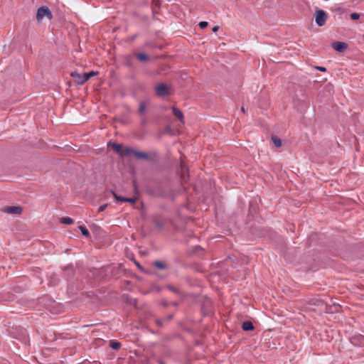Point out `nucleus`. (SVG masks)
I'll return each mask as SVG.
<instances>
[{
	"label": "nucleus",
	"instance_id": "obj_1",
	"mask_svg": "<svg viewBox=\"0 0 364 364\" xmlns=\"http://www.w3.org/2000/svg\"><path fill=\"white\" fill-rule=\"evenodd\" d=\"M44 17H47L49 20L52 19L53 18V14L47 6H41L37 10V20L41 21Z\"/></svg>",
	"mask_w": 364,
	"mask_h": 364
},
{
	"label": "nucleus",
	"instance_id": "obj_8",
	"mask_svg": "<svg viewBox=\"0 0 364 364\" xmlns=\"http://www.w3.org/2000/svg\"><path fill=\"white\" fill-rule=\"evenodd\" d=\"M130 154L134 155L137 159H148L149 157L146 153L135 151L132 149H131Z\"/></svg>",
	"mask_w": 364,
	"mask_h": 364
},
{
	"label": "nucleus",
	"instance_id": "obj_15",
	"mask_svg": "<svg viewBox=\"0 0 364 364\" xmlns=\"http://www.w3.org/2000/svg\"><path fill=\"white\" fill-rule=\"evenodd\" d=\"M79 229L84 236H85L86 237H88L90 236V232H89L88 230L85 226L80 225L79 227Z\"/></svg>",
	"mask_w": 364,
	"mask_h": 364
},
{
	"label": "nucleus",
	"instance_id": "obj_27",
	"mask_svg": "<svg viewBox=\"0 0 364 364\" xmlns=\"http://www.w3.org/2000/svg\"><path fill=\"white\" fill-rule=\"evenodd\" d=\"M218 29H219V26H214V27L212 28V31H213V32H216V31H218Z\"/></svg>",
	"mask_w": 364,
	"mask_h": 364
},
{
	"label": "nucleus",
	"instance_id": "obj_7",
	"mask_svg": "<svg viewBox=\"0 0 364 364\" xmlns=\"http://www.w3.org/2000/svg\"><path fill=\"white\" fill-rule=\"evenodd\" d=\"M333 48L338 52H343L347 48V44L343 42H335L332 44Z\"/></svg>",
	"mask_w": 364,
	"mask_h": 364
},
{
	"label": "nucleus",
	"instance_id": "obj_26",
	"mask_svg": "<svg viewBox=\"0 0 364 364\" xmlns=\"http://www.w3.org/2000/svg\"><path fill=\"white\" fill-rule=\"evenodd\" d=\"M315 69H316V70H318L319 71H321V72H326V68H324V67H321V66H316Z\"/></svg>",
	"mask_w": 364,
	"mask_h": 364
},
{
	"label": "nucleus",
	"instance_id": "obj_16",
	"mask_svg": "<svg viewBox=\"0 0 364 364\" xmlns=\"http://www.w3.org/2000/svg\"><path fill=\"white\" fill-rule=\"evenodd\" d=\"M154 265L159 268V269H165L166 268V264L165 263H164L163 262L161 261H156L154 262Z\"/></svg>",
	"mask_w": 364,
	"mask_h": 364
},
{
	"label": "nucleus",
	"instance_id": "obj_25",
	"mask_svg": "<svg viewBox=\"0 0 364 364\" xmlns=\"http://www.w3.org/2000/svg\"><path fill=\"white\" fill-rule=\"evenodd\" d=\"M107 204H104V205L100 206V208L98 209V211L99 212H102V211H104L107 208Z\"/></svg>",
	"mask_w": 364,
	"mask_h": 364
},
{
	"label": "nucleus",
	"instance_id": "obj_3",
	"mask_svg": "<svg viewBox=\"0 0 364 364\" xmlns=\"http://www.w3.org/2000/svg\"><path fill=\"white\" fill-rule=\"evenodd\" d=\"M155 90L156 94L159 97H165L171 94L170 87L164 83H160L157 85L155 88Z\"/></svg>",
	"mask_w": 364,
	"mask_h": 364
},
{
	"label": "nucleus",
	"instance_id": "obj_24",
	"mask_svg": "<svg viewBox=\"0 0 364 364\" xmlns=\"http://www.w3.org/2000/svg\"><path fill=\"white\" fill-rule=\"evenodd\" d=\"M198 25L201 28H205L208 26V23L207 21H200Z\"/></svg>",
	"mask_w": 364,
	"mask_h": 364
},
{
	"label": "nucleus",
	"instance_id": "obj_12",
	"mask_svg": "<svg viewBox=\"0 0 364 364\" xmlns=\"http://www.w3.org/2000/svg\"><path fill=\"white\" fill-rule=\"evenodd\" d=\"M359 341V345H364V336H359L358 337L353 338L352 343L353 344H356V341Z\"/></svg>",
	"mask_w": 364,
	"mask_h": 364
},
{
	"label": "nucleus",
	"instance_id": "obj_4",
	"mask_svg": "<svg viewBox=\"0 0 364 364\" xmlns=\"http://www.w3.org/2000/svg\"><path fill=\"white\" fill-rule=\"evenodd\" d=\"M327 14L323 10H317L315 13V21L318 26H323L326 21Z\"/></svg>",
	"mask_w": 364,
	"mask_h": 364
},
{
	"label": "nucleus",
	"instance_id": "obj_9",
	"mask_svg": "<svg viewBox=\"0 0 364 364\" xmlns=\"http://www.w3.org/2000/svg\"><path fill=\"white\" fill-rule=\"evenodd\" d=\"M172 109L173 114L180 120L181 122L184 123V117L182 112L176 107H173Z\"/></svg>",
	"mask_w": 364,
	"mask_h": 364
},
{
	"label": "nucleus",
	"instance_id": "obj_10",
	"mask_svg": "<svg viewBox=\"0 0 364 364\" xmlns=\"http://www.w3.org/2000/svg\"><path fill=\"white\" fill-rule=\"evenodd\" d=\"M242 328L245 331H252L254 329V326L251 321H245L242 323Z\"/></svg>",
	"mask_w": 364,
	"mask_h": 364
},
{
	"label": "nucleus",
	"instance_id": "obj_13",
	"mask_svg": "<svg viewBox=\"0 0 364 364\" xmlns=\"http://www.w3.org/2000/svg\"><path fill=\"white\" fill-rule=\"evenodd\" d=\"M60 223L70 225L73 223V220L69 217H64L60 218Z\"/></svg>",
	"mask_w": 364,
	"mask_h": 364
},
{
	"label": "nucleus",
	"instance_id": "obj_2",
	"mask_svg": "<svg viewBox=\"0 0 364 364\" xmlns=\"http://www.w3.org/2000/svg\"><path fill=\"white\" fill-rule=\"evenodd\" d=\"M109 145L112 147V149L115 151L117 154L121 156H129L130 155L131 148L125 147L123 148L122 144L117 143H109Z\"/></svg>",
	"mask_w": 364,
	"mask_h": 364
},
{
	"label": "nucleus",
	"instance_id": "obj_6",
	"mask_svg": "<svg viewBox=\"0 0 364 364\" xmlns=\"http://www.w3.org/2000/svg\"><path fill=\"white\" fill-rule=\"evenodd\" d=\"M70 76L75 79V82L77 85H82L86 81L84 73H78L77 72H72Z\"/></svg>",
	"mask_w": 364,
	"mask_h": 364
},
{
	"label": "nucleus",
	"instance_id": "obj_11",
	"mask_svg": "<svg viewBox=\"0 0 364 364\" xmlns=\"http://www.w3.org/2000/svg\"><path fill=\"white\" fill-rule=\"evenodd\" d=\"M135 56L141 62H146L149 59V56L145 53H136Z\"/></svg>",
	"mask_w": 364,
	"mask_h": 364
},
{
	"label": "nucleus",
	"instance_id": "obj_22",
	"mask_svg": "<svg viewBox=\"0 0 364 364\" xmlns=\"http://www.w3.org/2000/svg\"><path fill=\"white\" fill-rule=\"evenodd\" d=\"M137 198L134 197V198H126V202H128V203H130L132 204H134L136 201Z\"/></svg>",
	"mask_w": 364,
	"mask_h": 364
},
{
	"label": "nucleus",
	"instance_id": "obj_14",
	"mask_svg": "<svg viewBox=\"0 0 364 364\" xmlns=\"http://www.w3.org/2000/svg\"><path fill=\"white\" fill-rule=\"evenodd\" d=\"M272 139L276 147H280L282 146V140L279 138L277 136H272Z\"/></svg>",
	"mask_w": 364,
	"mask_h": 364
},
{
	"label": "nucleus",
	"instance_id": "obj_23",
	"mask_svg": "<svg viewBox=\"0 0 364 364\" xmlns=\"http://www.w3.org/2000/svg\"><path fill=\"white\" fill-rule=\"evenodd\" d=\"M359 18H360V15L357 13H352L350 14V18L352 20H358V19H359Z\"/></svg>",
	"mask_w": 364,
	"mask_h": 364
},
{
	"label": "nucleus",
	"instance_id": "obj_19",
	"mask_svg": "<svg viewBox=\"0 0 364 364\" xmlns=\"http://www.w3.org/2000/svg\"><path fill=\"white\" fill-rule=\"evenodd\" d=\"M145 109H146V103L144 102H141L139 105V112L140 114H142L144 112Z\"/></svg>",
	"mask_w": 364,
	"mask_h": 364
},
{
	"label": "nucleus",
	"instance_id": "obj_5",
	"mask_svg": "<svg viewBox=\"0 0 364 364\" xmlns=\"http://www.w3.org/2000/svg\"><path fill=\"white\" fill-rule=\"evenodd\" d=\"M3 211L9 214L20 215L22 208L20 206H6L3 208Z\"/></svg>",
	"mask_w": 364,
	"mask_h": 364
},
{
	"label": "nucleus",
	"instance_id": "obj_20",
	"mask_svg": "<svg viewBox=\"0 0 364 364\" xmlns=\"http://www.w3.org/2000/svg\"><path fill=\"white\" fill-rule=\"evenodd\" d=\"M112 194L117 201L126 202V200H126V198L117 196L114 191H112Z\"/></svg>",
	"mask_w": 364,
	"mask_h": 364
},
{
	"label": "nucleus",
	"instance_id": "obj_18",
	"mask_svg": "<svg viewBox=\"0 0 364 364\" xmlns=\"http://www.w3.org/2000/svg\"><path fill=\"white\" fill-rule=\"evenodd\" d=\"M109 346L113 349H118L121 346V343L117 341H111Z\"/></svg>",
	"mask_w": 364,
	"mask_h": 364
},
{
	"label": "nucleus",
	"instance_id": "obj_21",
	"mask_svg": "<svg viewBox=\"0 0 364 364\" xmlns=\"http://www.w3.org/2000/svg\"><path fill=\"white\" fill-rule=\"evenodd\" d=\"M181 169H182L181 177L183 178V180H185L186 179V174H185L186 167H185V164L183 163H181Z\"/></svg>",
	"mask_w": 364,
	"mask_h": 364
},
{
	"label": "nucleus",
	"instance_id": "obj_17",
	"mask_svg": "<svg viewBox=\"0 0 364 364\" xmlns=\"http://www.w3.org/2000/svg\"><path fill=\"white\" fill-rule=\"evenodd\" d=\"M85 81L88 80L90 77L96 76L97 75V72L91 71L88 73H84Z\"/></svg>",
	"mask_w": 364,
	"mask_h": 364
},
{
	"label": "nucleus",
	"instance_id": "obj_28",
	"mask_svg": "<svg viewBox=\"0 0 364 364\" xmlns=\"http://www.w3.org/2000/svg\"><path fill=\"white\" fill-rule=\"evenodd\" d=\"M242 111L243 112H245V108H244V107H242Z\"/></svg>",
	"mask_w": 364,
	"mask_h": 364
}]
</instances>
